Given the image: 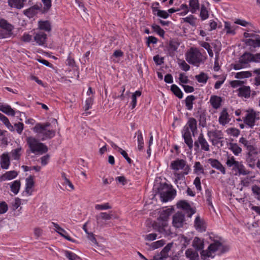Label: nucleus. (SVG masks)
<instances>
[{"instance_id": "obj_3", "label": "nucleus", "mask_w": 260, "mask_h": 260, "mask_svg": "<svg viewBox=\"0 0 260 260\" xmlns=\"http://www.w3.org/2000/svg\"><path fill=\"white\" fill-rule=\"evenodd\" d=\"M33 131L42 141L51 139L55 135V131L50 128V124L49 123H37L33 128Z\"/></svg>"}, {"instance_id": "obj_4", "label": "nucleus", "mask_w": 260, "mask_h": 260, "mask_svg": "<svg viewBox=\"0 0 260 260\" xmlns=\"http://www.w3.org/2000/svg\"><path fill=\"white\" fill-rule=\"evenodd\" d=\"M260 61V53L253 55L249 52H245L239 58L238 62L233 64V69L238 70L247 67V64L250 62Z\"/></svg>"}, {"instance_id": "obj_33", "label": "nucleus", "mask_w": 260, "mask_h": 260, "mask_svg": "<svg viewBox=\"0 0 260 260\" xmlns=\"http://www.w3.org/2000/svg\"><path fill=\"white\" fill-rule=\"evenodd\" d=\"M250 89L249 86H243L238 89V95L245 98L250 96Z\"/></svg>"}, {"instance_id": "obj_28", "label": "nucleus", "mask_w": 260, "mask_h": 260, "mask_svg": "<svg viewBox=\"0 0 260 260\" xmlns=\"http://www.w3.org/2000/svg\"><path fill=\"white\" fill-rule=\"evenodd\" d=\"M10 157L8 153H3L1 155V166L3 169H8L10 166Z\"/></svg>"}, {"instance_id": "obj_5", "label": "nucleus", "mask_w": 260, "mask_h": 260, "mask_svg": "<svg viewBox=\"0 0 260 260\" xmlns=\"http://www.w3.org/2000/svg\"><path fill=\"white\" fill-rule=\"evenodd\" d=\"M186 60L190 64L199 67L204 62L205 57L197 48H191L186 53Z\"/></svg>"}, {"instance_id": "obj_20", "label": "nucleus", "mask_w": 260, "mask_h": 260, "mask_svg": "<svg viewBox=\"0 0 260 260\" xmlns=\"http://www.w3.org/2000/svg\"><path fill=\"white\" fill-rule=\"evenodd\" d=\"M52 224L55 229V231L60 236L64 237L66 239L70 241H72V238L68 235L67 232L62 228H61L57 223L52 222Z\"/></svg>"}, {"instance_id": "obj_49", "label": "nucleus", "mask_w": 260, "mask_h": 260, "mask_svg": "<svg viewBox=\"0 0 260 260\" xmlns=\"http://www.w3.org/2000/svg\"><path fill=\"white\" fill-rule=\"evenodd\" d=\"M255 115H246L244 119V123L248 126L252 127L254 125Z\"/></svg>"}, {"instance_id": "obj_42", "label": "nucleus", "mask_w": 260, "mask_h": 260, "mask_svg": "<svg viewBox=\"0 0 260 260\" xmlns=\"http://www.w3.org/2000/svg\"><path fill=\"white\" fill-rule=\"evenodd\" d=\"M196 99V98L193 95H190L187 96L185 99V105L186 107V108L190 110L193 108V101Z\"/></svg>"}, {"instance_id": "obj_34", "label": "nucleus", "mask_w": 260, "mask_h": 260, "mask_svg": "<svg viewBox=\"0 0 260 260\" xmlns=\"http://www.w3.org/2000/svg\"><path fill=\"white\" fill-rule=\"evenodd\" d=\"M192 246L197 250H202L204 248L203 240L196 237L193 240Z\"/></svg>"}, {"instance_id": "obj_1", "label": "nucleus", "mask_w": 260, "mask_h": 260, "mask_svg": "<svg viewBox=\"0 0 260 260\" xmlns=\"http://www.w3.org/2000/svg\"><path fill=\"white\" fill-rule=\"evenodd\" d=\"M229 247L223 243L221 239H214L208 246V249L202 250L201 256L204 258L214 257L216 254L220 255L228 251Z\"/></svg>"}, {"instance_id": "obj_43", "label": "nucleus", "mask_w": 260, "mask_h": 260, "mask_svg": "<svg viewBox=\"0 0 260 260\" xmlns=\"http://www.w3.org/2000/svg\"><path fill=\"white\" fill-rule=\"evenodd\" d=\"M229 148L236 155H239L242 151L241 148L236 143H230Z\"/></svg>"}, {"instance_id": "obj_50", "label": "nucleus", "mask_w": 260, "mask_h": 260, "mask_svg": "<svg viewBox=\"0 0 260 260\" xmlns=\"http://www.w3.org/2000/svg\"><path fill=\"white\" fill-rule=\"evenodd\" d=\"M65 256L69 260H81L80 257L73 252L66 250L64 252Z\"/></svg>"}, {"instance_id": "obj_58", "label": "nucleus", "mask_w": 260, "mask_h": 260, "mask_svg": "<svg viewBox=\"0 0 260 260\" xmlns=\"http://www.w3.org/2000/svg\"><path fill=\"white\" fill-rule=\"evenodd\" d=\"M154 15H156L157 16L162 18L164 19H167L169 17V14L167 12V11L165 10H159L157 11V12L154 14Z\"/></svg>"}, {"instance_id": "obj_59", "label": "nucleus", "mask_w": 260, "mask_h": 260, "mask_svg": "<svg viewBox=\"0 0 260 260\" xmlns=\"http://www.w3.org/2000/svg\"><path fill=\"white\" fill-rule=\"evenodd\" d=\"M0 119L3 121L4 123L11 131L13 128V126L10 124L9 119L4 116V115H0Z\"/></svg>"}, {"instance_id": "obj_39", "label": "nucleus", "mask_w": 260, "mask_h": 260, "mask_svg": "<svg viewBox=\"0 0 260 260\" xmlns=\"http://www.w3.org/2000/svg\"><path fill=\"white\" fill-rule=\"evenodd\" d=\"M187 126L189 127V129L191 131L193 136H194V133L197 131V121L194 118H190L188 121Z\"/></svg>"}, {"instance_id": "obj_51", "label": "nucleus", "mask_w": 260, "mask_h": 260, "mask_svg": "<svg viewBox=\"0 0 260 260\" xmlns=\"http://www.w3.org/2000/svg\"><path fill=\"white\" fill-rule=\"evenodd\" d=\"M185 255L190 260H195L196 258L198 256L197 252L191 249H188L185 252Z\"/></svg>"}, {"instance_id": "obj_52", "label": "nucleus", "mask_w": 260, "mask_h": 260, "mask_svg": "<svg viewBox=\"0 0 260 260\" xmlns=\"http://www.w3.org/2000/svg\"><path fill=\"white\" fill-rule=\"evenodd\" d=\"M239 142L244 145V146L246 148L247 151H249L254 147V146L252 145L251 142L248 141L243 137L240 139Z\"/></svg>"}, {"instance_id": "obj_7", "label": "nucleus", "mask_w": 260, "mask_h": 260, "mask_svg": "<svg viewBox=\"0 0 260 260\" xmlns=\"http://www.w3.org/2000/svg\"><path fill=\"white\" fill-rule=\"evenodd\" d=\"M207 136L212 145L218 147H221L224 144L223 133L220 130L212 129L208 131Z\"/></svg>"}, {"instance_id": "obj_24", "label": "nucleus", "mask_w": 260, "mask_h": 260, "mask_svg": "<svg viewBox=\"0 0 260 260\" xmlns=\"http://www.w3.org/2000/svg\"><path fill=\"white\" fill-rule=\"evenodd\" d=\"M34 186V181L32 176H30L26 179L25 192L28 195L32 194V188Z\"/></svg>"}, {"instance_id": "obj_22", "label": "nucleus", "mask_w": 260, "mask_h": 260, "mask_svg": "<svg viewBox=\"0 0 260 260\" xmlns=\"http://www.w3.org/2000/svg\"><path fill=\"white\" fill-rule=\"evenodd\" d=\"M245 43L247 46H250V50L251 51H254V49L260 47V39H247Z\"/></svg>"}, {"instance_id": "obj_12", "label": "nucleus", "mask_w": 260, "mask_h": 260, "mask_svg": "<svg viewBox=\"0 0 260 260\" xmlns=\"http://www.w3.org/2000/svg\"><path fill=\"white\" fill-rule=\"evenodd\" d=\"M194 146L197 149L201 147V149L205 151H210V146L202 133L200 134L198 139L194 142Z\"/></svg>"}, {"instance_id": "obj_25", "label": "nucleus", "mask_w": 260, "mask_h": 260, "mask_svg": "<svg viewBox=\"0 0 260 260\" xmlns=\"http://www.w3.org/2000/svg\"><path fill=\"white\" fill-rule=\"evenodd\" d=\"M200 8V17L202 21L207 20L209 17V8L205 4H201Z\"/></svg>"}, {"instance_id": "obj_36", "label": "nucleus", "mask_w": 260, "mask_h": 260, "mask_svg": "<svg viewBox=\"0 0 260 260\" xmlns=\"http://www.w3.org/2000/svg\"><path fill=\"white\" fill-rule=\"evenodd\" d=\"M136 135H137L138 149L141 151L143 149L144 145L142 133L140 130H138Z\"/></svg>"}, {"instance_id": "obj_32", "label": "nucleus", "mask_w": 260, "mask_h": 260, "mask_svg": "<svg viewBox=\"0 0 260 260\" xmlns=\"http://www.w3.org/2000/svg\"><path fill=\"white\" fill-rule=\"evenodd\" d=\"M224 29L226 30V34L235 35L236 34V29L238 27L235 25H232L229 21H225Z\"/></svg>"}, {"instance_id": "obj_56", "label": "nucleus", "mask_w": 260, "mask_h": 260, "mask_svg": "<svg viewBox=\"0 0 260 260\" xmlns=\"http://www.w3.org/2000/svg\"><path fill=\"white\" fill-rule=\"evenodd\" d=\"M228 134L233 137H238L240 134V131L236 128H229L226 131Z\"/></svg>"}, {"instance_id": "obj_64", "label": "nucleus", "mask_w": 260, "mask_h": 260, "mask_svg": "<svg viewBox=\"0 0 260 260\" xmlns=\"http://www.w3.org/2000/svg\"><path fill=\"white\" fill-rule=\"evenodd\" d=\"M158 41V39L153 36H149L147 38V40L146 42V45L147 47H150V44H155L157 43Z\"/></svg>"}, {"instance_id": "obj_40", "label": "nucleus", "mask_w": 260, "mask_h": 260, "mask_svg": "<svg viewBox=\"0 0 260 260\" xmlns=\"http://www.w3.org/2000/svg\"><path fill=\"white\" fill-rule=\"evenodd\" d=\"M195 78L198 82L203 84L206 83L209 79L208 75L204 72H201L199 75H196Z\"/></svg>"}, {"instance_id": "obj_54", "label": "nucleus", "mask_w": 260, "mask_h": 260, "mask_svg": "<svg viewBox=\"0 0 260 260\" xmlns=\"http://www.w3.org/2000/svg\"><path fill=\"white\" fill-rule=\"evenodd\" d=\"M165 244V241L163 240H160L152 243L151 244H150V247L152 250H154L162 246Z\"/></svg>"}, {"instance_id": "obj_57", "label": "nucleus", "mask_w": 260, "mask_h": 260, "mask_svg": "<svg viewBox=\"0 0 260 260\" xmlns=\"http://www.w3.org/2000/svg\"><path fill=\"white\" fill-rule=\"evenodd\" d=\"M111 206L109 203L104 204H97L95 206V209L98 210H104L111 209Z\"/></svg>"}, {"instance_id": "obj_47", "label": "nucleus", "mask_w": 260, "mask_h": 260, "mask_svg": "<svg viewBox=\"0 0 260 260\" xmlns=\"http://www.w3.org/2000/svg\"><path fill=\"white\" fill-rule=\"evenodd\" d=\"M151 27L153 31L155 32L160 37L164 38L165 31L162 29L160 26L157 24H153L151 25Z\"/></svg>"}, {"instance_id": "obj_41", "label": "nucleus", "mask_w": 260, "mask_h": 260, "mask_svg": "<svg viewBox=\"0 0 260 260\" xmlns=\"http://www.w3.org/2000/svg\"><path fill=\"white\" fill-rule=\"evenodd\" d=\"M171 90L172 92L178 98L182 99L183 98V93L181 89L175 84H173L171 86Z\"/></svg>"}, {"instance_id": "obj_10", "label": "nucleus", "mask_w": 260, "mask_h": 260, "mask_svg": "<svg viewBox=\"0 0 260 260\" xmlns=\"http://www.w3.org/2000/svg\"><path fill=\"white\" fill-rule=\"evenodd\" d=\"M170 168L175 171L183 170L184 174H188L190 171L188 165L186 164L184 160L182 159H177L172 161L170 164Z\"/></svg>"}, {"instance_id": "obj_48", "label": "nucleus", "mask_w": 260, "mask_h": 260, "mask_svg": "<svg viewBox=\"0 0 260 260\" xmlns=\"http://www.w3.org/2000/svg\"><path fill=\"white\" fill-rule=\"evenodd\" d=\"M194 173L199 175L200 174H204V170L199 161H196L194 163Z\"/></svg>"}, {"instance_id": "obj_37", "label": "nucleus", "mask_w": 260, "mask_h": 260, "mask_svg": "<svg viewBox=\"0 0 260 260\" xmlns=\"http://www.w3.org/2000/svg\"><path fill=\"white\" fill-rule=\"evenodd\" d=\"M17 176V172L15 171H11L7 172L2 177L3 180H10L15 178Z\"/></svg>"}, {"instance_id": "obj_29", "label": "nucleus", "mask_w": 260, "mask_h": 260, "mask_svg": "<svg viewBox=\"0 0 260 260\" xmlns=\"http://www.w3.org/2000/svg\"><path fill=\"white\" fill-rule=\"evenodd\" d=\"M39 8L37 6H34L24 11V14L30 18L34 17L37 13Z\"/></svg>"}, {"instance_id": "obj_30", "label": "nucleus", "mask_w": 260, "mask_h": 260, "mask_svg": "<svg viewBox=\"0 0 260 260\" xmlns=\"http://www.w3.org/2000/svg\"><path fill=\"white\" fill-rule=\"evenodd\" d=\"M222 102L221 98L217 95H212L210 99V103L214 109H218L221 105Z\"/></svg>"}, {"instance_id": "obj_15", "label": "nucleus", "mask_w": 260, "mask_h": 260, "mask_svg": "<svg viewBox=\"0 0 260 260\" xmlns=\"http://www.w3.org/2000/svg\"><path fill=\"white\" fill-rule=\"evenodd\" d=\"M185 221L184 215L177 212L173 217L172 224L176 228L182 227Z\"/></svg>"}, {"instance_id": "obj_31", "label": "nucleus", "mask_w": 260, "mask_h": 260, "mask_svg": "<svg viewBox=\"0 0 260 260\" xmlns=\"http://www.w3.org/2000/svg\"><path fill=\"white\" fill-rule=\"evenodd\" d=\"M142 94V91L140 90H136L134 92L131 96V102L129 104V107L131 109H134L137 106V98L140 97Z\"/></svg>"}, {"instance_id": "obj_46", "label": "nucleus", "mask_w": 260, "mask_h": 260, "mask_svg": "<svg viewBox=\"0 0 260 260\" xmlns=\"http://www.w3.org/2000/svg\"><path fill=\"white\" fill-rule=\"evenodd\" d=\"M94 96H90L87 98L85 101V104L84 107L85 111H87L91 109L94 103Z\"/></svg>"}, {"instance_id": "obj_60", "label": "nucleus", "mask_w": 260, "mask_h": 260, "mask_svg": "<svg viewBox=\"0 0 260 260\" xmlns=\"http://www.w3.org/2000/svg\"><path fill=\"white\" fill-rule=\"evenodd\" d=\"M179 45V44L177 42L171 41L169 42V50L173 52L176 51L177 50Z\"/></svg>"}, {"instance_id": "obj_55", "label": "nucleus", "mask_w": 260, "mask_h": 260, "mask_svg": "<svg viewBox=\"0 0 260 260\" xmlns=\"http://www.w3.org/2000/svg\"><path fill=\"white\" fill-rule=\"evenodd\" d=\"M248 229L251 231L253 232V234L256 235L258 233L259 231V222L258 221H255L250 224L248 226Z\"/></svg>"}, {"instance_id": "obj_11", "label": "nucleus", "mask_w": 260, "mask_h": 260, "mask_svg": "<svg viewBox=\"0 0 260 260\" xmlns=\"http://www.w3.org/2000/svg\"><path fill=\"white\" fill-rule=\"evenodd\" d=\"M0 27L6 30V32L1 34L2 38H8L12 36L14 26L5 19H0Z\"/></svg>"}, {"instance_id": "obj_61", "label": "nucleus", "mask_w": 260, "mask_h": 260, "mask_svg": "<svg viewBox=\"0 0 260 260\" xmlns=\"http://www.w3.org/2000/svg\"><path fill=\"white\" fill-rule=\"evenodd\" d=\"M202 46L204 47L205 49L207 50L208 51V53L210 57H213V52L212 51V48L211 47V46L209 43L207 42H204Z\"/></svg>"}, {"instance_id": "obj_23", "label": "nucleus", "mask_w": 260, "mask_h": 260, "mask_svg": "<svg viewBox=\"0 0 260 260\" xmlns=\"http://www.w3.org/2000/svg\"><path fill=\"white\" fill-rule=\"evenodd\" d=\"M188 6L189 8V11L192 14H195L200 10V5L199 0H189Z\"/></svg>"}, {"instance_id": "obj_14", "label": "nucleus", "mask_w": 260, "mask_h": 260, "mask_svg": "<svg viewBox=\"0 0 260 260\" xmlns=\"http://www.w3.org/2000/svg\"><path fill=\"white\" fill-rule=\"evenodd\" d=\"M112 211L108 213L106 212H101L95 216L96 221L98 225L102 227L104 222L103 220L107 221L111 219L112 217Z\"/></svg>"}, {"instance_id": "obj_21", "label": "nucleus", "mask_w": 260, "mask_h": 260, "mask_svg": "<svg viewBox=\"0 0 260 260\" xmlns=\"http://www.w3.org/2000/svg\"><path fill=\"white\" fill-rule=\"evenodd\" d=\"M208 161L213 168L220 171V172L223 174L225 173L224 167L218 160L216 159L210 158Z\"/></svg>"}, {"instance_id": "obj_6", "label": "nucleus", "mask_w": 260, "mask_h": 260, "mask_svg": "<svg viewBox=\"0 0 260 260\" xmlns=\"http://www.w3.org/2000/svg\"><path fill=\"white\" fill-rule=\"evenodd\" d=\"M31 152L38 153L40 154L45 153L48 151V147L44 144L41 143L39 140L33 137H28L26 139Z\"/></svg>"}, {"instance_id": "obj_62", "label": "nucleus", "mask_w": 260, "mask_h": 260, "mask_svg": "<svg viewBox=\"0 0 260 260\" xmlns=\"http://www.w3.org/2000/svg\"><path fill=\"white\" fill-rule=\"evenodd\" d=\"M172 247V243L168 244L161 251V253L162 255H166V257L167 258L168 257V252L171 250V247Z\"/></svg>"}, {"instance_id": "obj_26", "label": "nucleus", "mask_w": 260, "mask_h": 260, "mask_svg": "<svg viewBox=\"0 0 260 260\" xmlns=\"http://www.w3.org/2000/svg\"><path fill=\"white\" fill-rule=\"evenodd\" d=\"M38 28L40 30L49 32L51 30V23L48 20H40L38 22Z\"/></svg>"}, {"instance_id": "obj_19", "label": "nucleus", "mask_w": 260, "mask_h": 260, "mask_svg": "<svg viewBox=\"0 0 260 260\" xmlns=\"http://www.w3.org/2000/svg\"><path fill=\"white\" fill-rule=\"evenodd\" d=\"M194 226L199 232H203L206 231L205 222L199 216H197L195 219Z\"/></svg>"}, {"instance_id": "obj_44", "label": "nucleus", "mask_w": 260, "mask_h": 260, "mask_svg": "<svg viewBox=\"0 0 260 260\" xmlns=\"http://www.w3.org/2000/svg\"><path fill=\"white\" fill-rule=\"evenodd\" d=\"M231 119V115H220L219 118V122L220 124L225 125L230 122Z\"/></svg>"}, {"instance_id": "obj_35", "label": "nucleus", "mask_w": 260, "mask_h": 260, "mask_svg": "<svg viewBox=\"0 0 260 260\" xmlns=\"http://www.w3.org/2000/svg\"><path fill=\"white\" fill-rule=\"evenodd\" d=\"M21 154L22 148L21 147L13 149L10 152L11 157L15 160L19 159Z\"/></svg>"}, {"instance_id": "obj_18", "label": "nucleus", "mask_w": 260, "mask_h": 260, "mask_svg": "<svg viewBox=\"0 0 260 260\" xmlns=\"http://www.w3.org/2000/svg\"><path fill=\"white\" fill-rule=\"evenodd\" d=\"M0 111L5 114H15L17 113L19 114H24V113L21 112L19 111L15 110L10 105L4 103H0Z\"/></svg>"}, {"instance_id": "obj_9", "label": "nucleus", "mask_w": 260, "mask_h": 260, "mask_svg": "<svg viewBox=\"0 0 260 260\" xmlns=\"http://www.w3.org/2000/svg\"><path fill=\"white\" fill-rule=\"evenodd\" d=\"M248 151V157L247 161L249 166L251 168H254L255 165L258 168H260V161L258 159V151L256 147H254Z\"/></svg>"}, {"instance_id": "obj_2", "label": "nucleus", "mask_w": 260, "mask_h": 260, "mask_svg": "<svg viewBox=\"0 0 260 260\" xmlns=\"http://www.w3.org/2000/svg\"><path fill=\"white\" fill-rule=\"evenodd\" d=\"M172 212V210L170 208L161 211L157 221L154 222L152 224L153 229L160 233L165 235H170L171 232L168 227L167 221Z\"/></svg>"}, {"instance_id": "obj_16", "label": "nucleus", "mask_w": 260, "mask_h": 260, "mask_svg": "<svg viewBox=\"0 0 260 260\" xmlns=\"http://www.w3.org/2000/svg\"><path fill=\"white\" fill-rule=\"evenodd\" d=\"M183 173H174V175L175 177L174 182L179 189L183 188L185 186V177Z\"/></svg>"}, {"instance_id": "obj_13", "label": "nucleus", "mask_w": 260, "mask_h": 260, "mask_svg": "<svg viewBox=\"0 0 260 260\" xmlns=\"http://www.w3.org/2000/svg\"><path fill=\"white\" fill-rule=\"evenodd\" d=\"M177 207L178 208L182 209L187 214L189 217L196 213V209L191 208L190 205L185 201H180L177 203Z\"/></svg>"}, {"instance_id": "obj_8", "label": "nucleus", "mask_w": 260, "mask_h": 260, "mask_svg": "<svg viewBox=\"0 0 260 260\" xmlns=\"http://www.w3.org/2000/svg\"><path fill=\"white\" fill-rule=\"evenodd\" d=\"M226 164L228 167L232 168V170L233 171H236L237 173H236V175L237 173L239 175H246L249 173L248 171H247L244 165L242 164L241 162L236 161L234 156H230L228 157Z\"/></svg>"}, {"instance_id": "obj_45", "label": "nucleus", "mask_w": 260, "mask_h": 260, "mask_svg": "<svg viewBox=\"0 0 260 260\" xmlns=\"http://www.w3.org/2000/svg\"><path fill=\"white\" fill-rule=\"evenodd\" d=\"M252 72L250 71H242L236 74L235 77L237 79L248 78L252 76Z\"/></svg>"}, {"instance_id": "obj_63", "label": "nucleus", "mask_w": 260, "mask_h": 260, "mask_svg": "<svg viewBox=\"0 0 260 260\" xmlns=\"http://www.w3.org/2000/svg\"><path fill=\"white\" fill-rule=\"evenodd\" d=\"M194 16L192 15H190L187 17L183 18L184 21L187 23H188L190 25L193 26L195 25V21H194Z\"/></svg>"}, {"instance_id": "obj_27", "label": "nucleus", "mask_w": 260, "mask_h": 260, "mask_svg": "<svg viewBox=\"0 0 260 260\" xmlns=\"http://www.w3.org/2000/svg\"><path fill=\"white\" fill-rule=\"evenodd\" d=\"M24 2V0H8L9 6L17 9H21L23 8Z\"/></svg>"}, {"instance_id": "obj_38", "label": "nucleus", "mask_w": 260, "mask_h": 260, "mask_svg": "<svg viewBox=\"0 0 260 260\" xmlns=\"http://www.w3.org/2000/svg\"><path fill=\"white\" fill-rule=\"evenodd\" d=\"M20 182L19 180H15L10 185L11 190L15 194H17L20 188Z\"/></svg>"}, {"instance_id": "obj_17", "label": "nucleus", "mask_w": 260, "mask_h": 260, "mask_svg": "<svg viewBox=\"0 0 260 260\" xmlns=\"http://www.w3.org/2000/svg\"><path fill=\"white\" fill-rule=\"evenodd\" d=\"M47 38V35L41 31L35 32L34 36L36 44L40 46H43L46 43Z\"/></svg>"}, {"instance_id": "obj_53", "label": "nucleus", "mask_w": 260, "mask_h": 260, "mask_svg": "<svg viewBox=\"0 0 260 260\" xmlns=\"http://www.w3.org/2000/svg\"><path fill=\"white\" fill-rule=\"evenodd\" d=\"M205 197L208 205L214 208L213 205L212 203V192L210 189H206L205 190Z\"/></svg>"}]
</instances>
